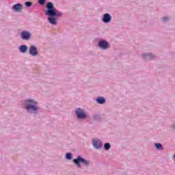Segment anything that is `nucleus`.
<instances>
[{
	"label": "nucleus",
	"instance_id": "obj_1",
	"mask_svg": "<svg viewBox=\"0 0 175 175\" xmlns=\"http://www.w3.org/2000/svg\"><path fill=\"white\" fill-rule=\"evenodd\" d=\"M46 10L45 11L46 16H48V21L51 25H57L58 18L64 16V13L58 11L54 7V4L52 2H48L46 5Z\"/></svg>",
	"mask_w": 175,
	"mask_h": 175
},
{
	"label": "nucleus",
	"instance_id": "obj_2",
	"mask_svg": "<svg viewBox=\"0 0 175 175\" xmlns=\"http://www.w3.org/2000/svg\"><path fill=\"white\" fill-rule=\"evenodd\" d=\"M23 109L26 110L28 114H39L40 111V107H39V103L35 99L26 98L23 100Z\"/></svg>",
	"mask_w": 175,
	"mask_h": 175
},
{
	"label": "nucleus",
	"instance_id": "obj_3",
	"mask_svg": "<svg viewBox=\"0 0 175 175\" xmlns=\"http://www.w3.org/2000/svg\"><path fill=\"white\" fill-rule=\"evenodd\" d=\"M75 114L77 120H87L88 118L87 111L81 107H77L75 109Z\"/></svg>",
	"mask_w": 175,
	"mask_h": 175
},
{
	"label": "nucleus",
	"instance_id": "obj_4",
	"mask_svg": "<svg viewBox=\"0 0 175 175\" xmlns=\"http://www.w3.org/2000/svg\"><path fill=\"white\" fill-rule=\"evenodd\" d=\"M72 161L78 167H81V163H83L86 167H88V166H90L91 164L90 161L81 157L80 155L77 156V159H74Z\"/></svg>",
	"mask_w": 175,
	"mask_h": 175
},
{
	"label": "nucleus",
	"instance_id": "obj_5",
	"mask_svg": "<svg viewBox=\"0 0 175 175\" xmlns=\"http://www.w3.org/2000/svg\"><path fill=\"white\" fill-rule=\"evenodd\" d=\"M92 144L96 150H100L103 147V143H102V140L98 138H94L92 140Z\"/></svg>",
	"mask_w": 175,
	"mask_h": 175
},
{
	"label": "nucleus",
	"instance_id": "obj_6",
	"mask_svg": "<svg viewBox=\"0 0 175 175\" xmlns=\"http://www.w3.org/2000/svg\"><path fill=\"white\" fill-rule=\"evenodd\" d=\"M98 46L102 50L110 49V44L106 40H101L98 42Z\"/></svg>",
	"mask_w": 175,
	"mask_h": 175
},
{
	"label": "nucleus",
	"instance_id": "obj_7",
	"mask_svg": "<svg viewBox=\"0 0 175 175\" xmlns=\"http://www.w3.org/2000/svg\"><path fill=\"white\" fill-rule=\"evenodd\" d=\"M20 36L22 40H29L31 39V32L28 31H23L21 33Z\"/></svg>",
	"mask_w": 175,
	"mask_h": 175
},
{
	"label": "nucleus",
	"instance_id": "obj_8",
	"mask_svg": "<svg viewBox=\"0 0 175 175\" xmlns=\"http://www.w3.org/2000/svg\"><path fill=\"white\" fill-rule=\"evenodd\" d=\"M29 54L32 55V57H36V55L39 54V52H38V48H36L35 45H31L29 49Z\"/></svg>",
	"mask_w": 175,
	"mask_h": 175
},
{
	"label": "nucleus",
	"instance_id": "obj_9",
	"mask_svg": "<svg viewBox=\"0 0 175 175\" xmlns=\"http://www.w3.org/2000/svg\"><path fill=\"white\" fill-rule=\"evenodd\" d=\"M102 21L105 24L111 23V15L109 13L104 14L103 17L102 18Z\"/></svg>",
	"mask_w": 175,
	"mask_h": 175
},
{
	"label": "nucleus",
	"instance_id": "obj_10",
	"mask_svg": "<svg viewBox=\"0 0 175 175\" xmlns=\"http://www.w3.org/2000/svg\"><path fill=\"white\" fill-rule=\"evenodd\" d=\"M12 10L16 13H21L23 11V4L16 3L12 6Z\"/></svg>",
	"mask_w": 175,
	"mask_h": 175
},
{
	"label": "nucleus",
	"instance_id": "obj_11",
	"mask_svg": "<svg viewBox=\"0 0 175 175\" xmlns=\"http://www.w3.org/2000/svg\"><path fill=\"white\" fill-rule=\"evenodd\" d=\"M143 58L145 61H151L155 58V56L152 53H144Z\"/></svg>",
	"mask_w": 175,
	"mask_h": 175
},
{
	"label": "nucleus",
	"instance_id": "obj_12",
	"mask_svg": "<svg viewBox=\"0 0 175 175\" xmlns=\"http://www.w3.org/2000/svg\"><path fill=\"white\" fill-rule=\"evenodd\" d=\"M96 103H98V105H104V103H106V99L103 97H97L96 98Z\"/></svg>",
	"mask_w": 175,
	"mask_h": 175
},
{
	"label": "nucleus",
	"instance_id": "obj_13",
	"mask_svg": "<svg viewBox=\"0 0 175 175\" xmlns=\"http://www.w3.org/2000/svg\"><path fill=\"white\" fill-rule=\"evenodd\" d=\"M28 51V46L27 45H21L19 46V51L21 53H27V51Z\"/></svg>",
	"mask_w": 175,
	"mask_h": 175
},
{
	"label": "nucleus",
	"instance_id": "obj_14",
	"mask_svg": "<svg viewBox=\"0 0 175 175\" xmlns=\"http://www.w3.org/2000/svg\"><path fill=\"white\" fill-rule=\"evenodd\" d=\"M154 146H155L156 150L159 151H163V146L160 143H154Z\"/></svg>",
	"mask_w": 175,
	"mask_h": 175
},
{
	"label": "nucleus",
	"instance_id": "obj_15",
	"mask_svg": "<svg viewBox=\"0 0 175 175\" xmlns=\"http://www.w3.org/2000/svg\"><path fill=\"white\" fill-rule=\"evenodd\" d=\"M110 148H111V145L110 144V143H105L104 144V150H105V151H109Z\"/></svg>",
	"mask_w": 175,
	"mask_h": 175
},
{
	"label": "nucleus",
	"instance_id": "obj_16",
	"mask_svg": "<svg viewBox=\"0 0 175 175\" xmlns=\"http://www.w3.org/2000/svg\"><path fill=\"white\" fill-rule=\"evenodd\" d=\"M73 158V154L70 152H68L66 154V159H68V161H70Z\"/></svg>",
	"mask_w": 175,
	"mask_h": 175
},
{
	"label": "nucleus",
	"instance_id": "obj_17",
	"mask_svg": "<svg viewBox=\"0 0 175 175\" xmlns=\"http://www.w3.org/2000/svg\"><path fill=\"white\" fill-rule=\"evenodd\" d=\"M25 5L26 8H31V6H32V2H31V1H26L25 3Z\"/></svg>",
	"mask_w": 175,
	"mask_h": 175
},
{
	"label": "nucleus",
	"instance_id": "obj_18",
	"mask_svg": "<svg viewBox=\"0 0 175 175\" xmlns=\"http://www.w3.org/2000/svg\"><path fill=\"white\" fill-rule=\"evenodd\" d=\"M94 120H95L96 121H99V120H100V116L99 115H94L93 116Z\"/></svg>",
	"mask_w": 175,
	"mask_h": 175
},
{
	"label": "nucleus",
	"instance_id": "obj_19",
	"mask_svg": "<svg viewBox=\"0 0 175 175\" xmlns=\"http://www.w3.org/2000/svg\"><path fill=\"white\" fill-rule=\"evenodd\" d=\"M39 5H44L46 3V0H38Z\"/></svg>",
	"mask_w": 175,
	"mask_h": 175
},
{
	"label": "nucleus",
	"instance_id": "obj_20",
	"mask_svg": "<svg viewBox=\"0 0 175 175\" xmlns=\"http://www.w3.org/2000/svg\"><path fill=\"white\" fill-rule=\"evenodd\" d=\"M169 18L168 17H164L163 18V21H168Z\"/></svg>",
	"mask_w": 175,
	"mask_h": 175
},
{
	"label": "nucleus",
	"instance_id": "obj_21",
	"mask_svg": "<svg viewBox=\"0 0 175 175\" xmlns=\"http://www.w3.org/2000/svg\"><path fill=\"white\" fill-rule=\"evenodd\" d=\"M172 128H173V129L175 130V123L172 125Z\"/></svg>",
	"mask_w": 175,
	"mask_h": 175
}]
</instances>
